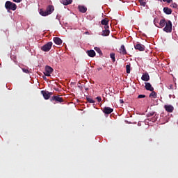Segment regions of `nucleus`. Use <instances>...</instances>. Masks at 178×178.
Here are the masks:
<instances>
[{
  "mask_svg": "<svg viewBox=\"0 0 178 178\" xmlns=\"http://www.w3.org/2000/svg\"><path fill=\"white\" fill-rule=\"evenodd\" d=\"M54 10H55V7H54V6L52 5H49L47 7L46 10L40 11V15H41V16H48L52 14V12H54Z\"/></svg>",
  "mask_w": 178,
  "mask_h": 178,
  "instance_id": "obj_1",
  "label": "nucleus"
},
{
  "mask_svg": "<svg viewBox=\"0 0 178 178\" xmlns=\"http://www.w3.org/2000/svg\"><path fill=\"white\" fill-rule=\"evenodd\" d=\"M109 33H111L109 30L104 29L102 31V35H103V37H108V35H109Z\"/></svg>",
  "mask_w": 178,
  "mask_h": 178,
  "instance_id": "obj_19",
  "label": "nucleus"
},
{
  "mask_svg": "<svg viewBox=\"0 0 178 178\" xmlns=\"http://www.w3.org/2000/svg\"><path fill=\"white\" fill-rule=\"evenodd\" d=\"M86 90H88V88H86Z\"/></svg>",
  "mask_w": 178,
  "mask_h": 178,
  "instance_id": "obj_44",
  "label": "nucleus"
},
{
  "mask_svg": "<svg viewBox=\"0 0 178 178\" xmlns=\"http://www.w3.org/2000/svg\"><path fill=\"white\" fill-rule=\"evenodd\" d=\"M169 97H170V98H172V95H170Z\"/></svg>",
  "mask_w": 178,
  "mask_h": 178,
  "instance_id": "obj_42",
  "label": "nucleus"
},
{
  "mask_svg": "<svg viewBox=\"0 0 178 178\" xmlns=\"http://www.w3.org/2000/svg\"><path fill=\"white\" fill-rule=\"evenodd\" d=\"M143 81H149V74L148 73H145L141 77Z\"/></svg>",
  "mask_w": 178,
  "mask_h": 178,
  "instance_id": "obj_13",
  "label": "nucleus"
},
{
  "mask_svg": "<svg viewBox=\"0 0 178 178\" xmlns=\"http://www.w3.org/2000/svg\"><path fill=\"white\" fill-rule=\"evenodd\" d=\"M145 90H147V91H154V87H152V85H151L149 83H145Z\"/></svg>",
  "mask_w": 178,
  "mask_h": 178,
  "instance_id": "obj_12",
  "label": "nucleus"
},
{
  "mask_svg": "<svg viewBox=\"0 0 178 178\" xmlns=\"http://www.w3.org/2000/svg\"><path fill=\"white\" fill-rule=\"evenodd\" d=\"M138 99L145 98V95H139L138 96Z\"/></svg>",
  "mask_w": 178,
  "mask_h": 178,
  "instance_id": "obj_33",
  "label": "nucleus"
},
{
  "mask_svg": "<svg viewBox=\"0 0 178 178\" xmlns=\"http://www.w3.org/2000/svg\"><path fill=\"white\" fill-rule=\"evenodd\" d=\"M157 119H158V116L155 115V116L152 118V122H156Z\"/></svg>",
  "mask_w": 178,
  "mask_h": 178,
  "instance_id": "obj_32",
  "label": "nucleus"
},
{
  "mask_svg": "<svg viewBox=\"0 0 178 178\" xmlns=\"http://www.w3.org/2000/svg\"><path fill=\"white\" fill-rule=\"evenodd\" d=\"M134 48L140 51H145V46L138 42L134 44Z\"/></svg>",
  "mask_w": 178,
  "mask_h": 178,
  "instance_id": "obj_7",
  "label": "nucleus"
},
{
  "mask_svg": "<svg viewBox=\"0 0 178 178\" xmlns=\"http://www.w3.org/2000/svg\"><path fill=\"white\" fill-rule=\"evenodd\" d=\"M150 98H156V93L153 90L149 95Z\"/></svg>",
  "mask_w": 178,
  "mask_h": 178,
  "instance_id": "obj_23",
  "label": "nucleus"
},
{
  "mask_svg": "<svg viewBox=\"0 0 178 178\" xmlns=\"http://www.w3.org/2000/svg\"><path fill=\"white\" fill-rule=\"evenodd\" d=\"M104 30H109V25L108 24L104 25Z\"/></svg>",
  "mask_w": 178,
  "mask_h": 178,
  "instance_id": "obj_34",
  "label": "nucleus"
},
{
  "mask_svg": "<svg viewBox=\"0 0 178 178\" xmlns=\"http://www.w3.org/2000/svg\"><path fill=\"white\" fill-rule=\"evenodd\" d=\"M102 70V67H98L97 70H96V72H99Z\"/></svg>",
  "mask_w": 178,
  "mask_h": 178,
  "instance_id": "obj_38",
  "label": "nucleus"
},
{
  "mask_svg": "<svg viewBox=\"0 0 178 178\" xmlns=\"http://www.w3.org/2000/svg\"><path fill=\"white\" fill-rule=\"evenodd\" d=\"M102 24L103 26H106V24H109V20L108 19H104L102 21Z\"/></svg>",
  "mask_w": 178,
  "mask_h": 178,
  "instance_id": "obj_22",
  "label": "nucleus"
},
{
  "mask_svg": "<svg viewBox=\"0 0 178 178\" xmlns=\"http://www.w3.org/2000/svg\"><path fill=\"white\" fill-rule=\"evenodd\" d=\"M163 2H168V3H170L172 2V0H163Z\"/></svg>",
  "mask_w": 178,
  "mask_h": 178,
  "instance_id": "obj_36",
  "label": "nucleus"
},
{
  "mask_svg": "<svg viewBox=\"0 0 178 178\" xmlns=\"http://www.w3.org/2000/svg\"><path fill=\"white\" fill-rule=\"evenodd\" d=\"M95 50L96 52H97V54H99V55H102V51H101V49H99V47H95Z\"/></svg>",
  "mask_w": 178,
  "mask_h": 178,
  "instance_id": "obj_25",
  "label": "nucleus"
},
{
  "mask_svg": "<svg viewBox=\"0 0 178 178\" xmlns=\"http://www.w3.org/2000/svg\"><path fill=\"white\" fill-rule=\"evenodd\" d=\"M110 57L112 59L113 62H115L116 59L115 58V53H111Z\"/></svg>",
  "mask_w": 178,
  "mask_h": 178,
  "instance_id": "obj_27",
  "label": "nucleus"
},
{
  "mask_svg": "<svg viewBox=\"0 0 178 178\" xmlns=\"http://www.w3.org/2000/svg\"><path fill=\"white\" fill-rule=\"evenodd\" d=\"M172 27L173 25L172 24V21L168 20L165 24V26L163 28V31L165 33H172Z\"/></svg>",
  "mask_w": 178,
  "mask_h": 178,
  "instance_id": "obj_3",
  "label": "nucleus"
},
{
  "mask_svg": "<svg viewBox=\"0 0 178 178\" xmlns=\"http://www.w3.org/2000/svg\"><path fill=\"white\" fill-rule=\"evenodd\" d=\"M170 6H171V8H177V4H176V3H174L171 4Z\"/></svg>",
  "mask_w": 178,
  "mask_h": 178,
  "instance_id": "obj_29",
  "label": "nucleus"
},
{
  "mask_svg": "<svg viewBox=\"0 0 178 178\" xmlns=\"http://www.w3.org/2000/svg\"><path fill=\"white\" fill-rule=\"evenodd\" d=\"M42 95H43L44 99H49L51 98V96L52 95V92H48L47 90H42L41 91Z\"/></svg>",
  "mask_w": 178,
  "mask_h": 178,
  "instance_id": "obj_6",
  "label": "nucleus"
},
{
  "mask_svg": "<svg viewBox=\"0 0 178 178\" xmlns=\"http://www.w3.org/2000/svg\"><path fill=\"white\" fill-rule=\"evenodd\" d=\"M154 23L155 26H157V25H156V23H158V22L156 21V19H154Z\"/></svg>",
  "mask_w": 178,
  "mask_h": 178,
  "instance_id": "obj_39",
  "label": "nucleus"
},
{
  "mask_svg": "<svg viewBox=\"0 0 178 178\" xmlns=\"http://www.w3.org/2000/svg\"><path fill=\"white\" fill-rule=\"evenodd\" d=\"M131 70V65L129 63L126 65V72L127 74H130V72Z\"/></svg>",
  "mask_w": 178,
  "mask_h": 178,
  "instance_id": "obj_20",
  "label": "nucleus"
},
{
  "mask_svg": "<svg viewBox=\"0 0 178 178\" xmlns=\"http://www.w3.org/2000/svg\"><path fill=\"white\" fill-rule=\"evenodd\" d=\"M72 2L73 0H61L62 4L65 5V6L72 4Z\"/></svg>",
  "mask_w": 178,
  "mask_h": 178,
  "instance_id": "obj_17",
  "label": "nucleus"
},
{
  "mask_svg": "<svg viewBox=\"0 0 178 178\" xmlns=\"http://www.w3.org/2000/svg\"><path fill=\"white\" fill-rule=\"evenodd\" d=\"M86 99L88 102H89L90 104H95V101H94L90 97H87Z\"/></svg>",
  "mask_w": 178,
  "mask_h": 178,
  "instance_id": "obj_26",
  "label": "nucleus"
},
{
  "mask_svg": "<svg viewBox=\"0 0 178 178\" xmlns=\"http://www.w3.org/2000/svg\"><path fill=\"white\" fill-rule=\"evenodd\" d=\"M164 108L167 112H169L170 113H172L173 111L175 110V108L172 105H165Z\"/></svg>",
  "mask_w": 178,
  "mask_h": 178,
  "instance_id": "obj_9",
  "label": "nucleus"
},
{
  "mask_svg": "<svg viewBox=\"0 0 178 178\" xmlns=\"http://www.w3.org/2000/svg\"><path fill=\"white\" fill-rule=\"evenodd\" d=\"M103 112L105 113V115H111V113L113 112V108L105 106L103 108Z\"/></svg>",
  "mask_w": 178,
  "mask_h": 178,
  "instance_id": "obj_8",
  "label": "nucleus"
},
{
  "mask_svg": "<svg viewBox=\"0 0 178 178\" xmlns=\"http://www.w3.org/2000/svg\"><path fill=\"white\" fill-rule=\"evenodd\" d=\"M78 9L81 13H86L87 12V7L84 6H79Z\"/></svg>",
  "mask_w": 178,
  "mask_h": 178,
  "instance_id": "obj_14",
  "label": "nucleus"
},
{
  "mask_svg": "<svg viewBox=\"0 0 178 178\" xmlns=\"http://www.w3.org/2000/svg\"><path fill=\"white\" fill-rule=\"evenodd\" d=\"M86 54H88V55L90 56V58H94V56H95V55H96L95 51H94V50H88L86 51Z\"/></svg>",
  "mask_w": 178,
  "mask_h": 178,
  "instance_id": "obj_15",
  "label": "nucleus"
},
{
  "mask_svg": "<svg viewBox=\"0 0 178 178\" xmlns=\"http://www.w3.org/2000/svg\"><path fill=\"white\" fill-rule=\"evenodd\" d=\"M120 104H123L124 102L123 101V99H120Z\"/></svg>",
  "mask_w": 178,
  "mask_h": 178,
  "instance_id": "obj_40",
  "label": "nucleus"
},
{
  "mask_svg": "<svg viewBox=\"0 0 178 178\" xmlns=\"http://www.w3.org/2000/svg\"><path fill=\"white\" fill-rule=\"evenodd\" d=\"M44 76H47V77L51 76V74L49 72H47V71H45V72L44 73Z\"/></svg>",
  "mask_w": 178,
  "mask_h": 178,
  "instance_id": "obj_30",
  "label": "nucleus"
},
{
  "mask_svg": "<svg viewBox=\"0 0 178 178\" xmlns=\"http://www.w3.org/2000/svg\"><path fill=\"white\" fill-rule=\"evenodd\" d=\"M96 99H97L98 102H101V101H102V98H101V97H97Z\"/></svg>",
  "mask_w": 178,
  "mask_h": 178,
  "instance_id": "obj_35",
  "label": "nucleus"
},
{
  "mask_svg": "<svg viewBox=\"0 0 178 178\" xmlns=\"http://www.w3.org/2000/svg\"><path fill=\"white\" fill-rule=\"evenodd\" d=\"M22 0H13L14 2H16L17 3H19V2H22Z\"/></svg>",
  "mask_w": 178,
  "mask_h": 178,
  "instance_id": "obj_37",
  "label": "nucleus"
},
{
  "mask_svg": "<svg viewBox=\"0 0 178 178\" xmlns=\"http://www.w3.org/2000/svg\"><path fill=\"white\" fill-rule=\"evenodd\" d=\"M5 8L7 10H16L17 9V6L13 2L7 1L5 3Z\"/></svg>",
  "mask_w": 178,
  "mask_h": 178,
  "instance_id": "obj_2",
  "label": "nucleus"
},
{
  "mask_svg": "<svg viewBox=\"0 0 178 178\" xmlns=\"http://www.w3.org/2000/svg\"><path fill=\"white\" fill-rule=\"evenodd\" d=\"M22 71L24 72V73H26V74L30 73V71H29V69L27 68H22Z\"/></svg>",
  "mask_w": 178,
  "mask_h": 178,
  "instance_id": "obj_28",
  "label": "nucleus"
},
{
  "mask_svg": "<svg viewBox=\"0 0 178 178\" xmlns=\"http://www.w3.org/2000/svg\"><path fill=\"white\" fill-rule=\"evenodd\" d=\"M172 85H171V86H170V88H172Z\"/></svg>",
  "mask_w": 178,
  "mask_h": 178,
  "instance_id": "obj_43",
  "label": "nucleus"
},
{
  "mask_svg": "<svg viewBox=\"0 0 178 178\" xmlns=\"http://www.w3.org/2000/svg\"><path fill=\"white\" fill-rule=\"evenodd\" d=\"M51 102H60L62 103L63 102V98L60 97V95L58 96H53L50 99Z\"/></svg>",
  "mask_w": 178,
  "mask_h": 178,
  "instance_id": "obj_5",
  "label": "nucleus"
},
{
  "mask_svg": "<svg viewBox=\"0 0 178 178\" xmlns=\"http://www.w3.org/2000/svg\"><path fill=\"white\" fill-rule=\"evenodd\" d=\"M45 72H47V73H50L51 74L52 72H54V68L50 67L49 65H47L45 67Z\"/></svg>",
  "mask_w": 178,
  "mask_h": 178,
  "instance_id": "obj_18",
  "label": "nucleus"
},
{
  "mask_svg": "<svg viewBox=\"0 0 178 178\" xmlns=\"http://www.w3.org/2000/svg\"><path fill=\"white\" fill-rule=\"evenodd\" d=\"M141 6H145V5H147V0H138Z\"/></svg>",
  "mask_w": 178,
  "mask_h": 178,
  "instance_id": "obj_24",
  "label": "nucleus"
},
{
  "mask_svg": "<svg viewBox=\"0 0 178 178\" xmlns=\"http://www.w3.org/2000/svg\"><path fill=\"white\" fill-rule=\"evenodd\" d=\"M155 115V112L152 111L147 114V116H154Z\"/></svg>",
  "mask_w": 178,
  "mask_h": 178,
  "instance_id": "obj_31",
  "label": "nucleus"
},
{
  "mask_svg": "<svg viewBox=\"0 0 178 178\" xmlns=\"http://www.w3.org/2000/svg\"><path fill=\"white\" fill-rule=\"evenodd\" d=\"M53 41L56 44V45H62V43L63 42V41H62V39L58 37L54 38Z\"/></svg>",
  "mask_w": 178,
  "mask_h": 178,
  "instance_id": "obj_10",
  "label": "nucleus"
},
{
  "mask_svg": "<svg viewBox=\"0 0 178 178\" xmlns=\"http://www.w3.org/2000/svg\"><path fill=\"white\" fill-rule=\"evenodd\" d=\"M163 12L165 13V15H172V9L169 8L168 7H164Z\"/></svg>",
  "mask_w": 178,
  "mask_h": 178,
  "instance_id": "obj_16",
  "label": "nucleus"
},
{
  "mask_svg": "<svg viewBox=\"0 0 178 178\" xmlns=\"http://www.w3.org/2000/svg\"><path fill=\"white\" fill-rule=\"evenodd\" d=\"M52 42H48L41 47V50L43 51V52H49V51H51V48H52Z\"/></svg>",
  "mask_w": 178,
  "mask_h": 178,
  "instance_id": "obj_4",
  "label": "nucleus"
},
{
  "mask_svg": "<svg viewBox=\"0 0 178 178\" xmlns=\"http://www.w3.org/2000/svg\"><path fill=\"white\" fill-rule=\"evenodd\" d=\"M120 54H121V55H127V51H126V47L124 44L121 45L120 48Z\"/></svg>",
  "mask_w": 178,
  "mask_h": 178,
  "instance_id": "obj_11",
  "label": "nucleus"
},
{
  "mask_svg": "<svg viewBox=\"0 0 178 178\" xmlns=\"http://www.w3.org/2000/svg\"><path fill=\"white\" fill-rule=\"evenodd\" d=\"M84 34H86V35H90V32H88V31H86V32H85V33H84Z\"/></svg>",
  "mask_w": 178,
  "mask_h": 178,
  "instance_id": "obj_41",
  "label": "nucleus"
},
{
  "mask_svg": "<svg viewBox=\"0 0 178 178\" xmlns=\"http://www.w3.org/2000/svg\"><path fill=\"white\" fill-rule=\"evenodd\" d=\"M165 24H166V20L165 19H161L159 26H161V27H165Z\"/></svg>",
  "mask_w": 178,
  "mask_h": 178,
  "instance_id": "obj_21",
  "label": "nucleus"
}]
</instances>
